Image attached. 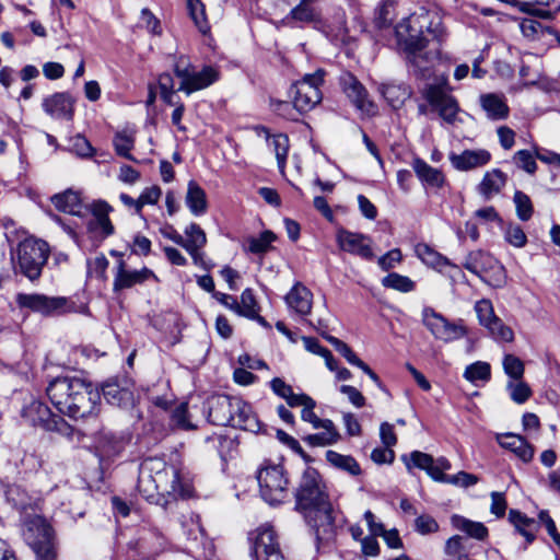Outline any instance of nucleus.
<instances>
[{"label":"nucleus","instance_id":"obj_1","mask_svg":"<svg viewBox=\"0 0 560 560\" xmlns=\"http://www.w3.org/2000/svg\"><path fill=\"white\" fill-rule=\"evenodd\" d=\"M47 395L52 405L63 415L83 419L98 410L101 394L90 382L77 376H62L51 381Z\"/></svg>","mask_w":560,"mask_h":560},{"label":"nucleus","instance_id":"obj_2","mask_svg":"<svg viewBox=\"0 0 560 560\" xmlns=\"http://www.w3.org/2000/svg\"><path fill=\"white\" fill-rule=\"evenodd\" d=\"M428 20L429 12L421 9L419 13L409 15L396 26V36L407 60L415 68V72L421 75L429 70L432 61V54L425 51L427 39L422 36Z\"/></svg>","mask_w":560,"mask_h":560},{"label":"nucleus","instance_id":"obj_3","mask_svg":"<svg viewBox=\"0 0 560 560\" xmlns=\"http://www.w3.org/2000/svg\"><path fill=\"white\" fill-rule=\"evenodd\" d=\"M49 245L38 238L27 237L11 252V261L15 273L25 276L34 282L42 276L49 257Z\"/></svg>","mask_w":560,"mask_h":560},{"label":"nucleus","instance_id":"obj_4","mask_svg":"<svg viewBox=\"0 0 560 560\" xmlns=\"http://www.w3.org/2000/svg\"><path fill=\"white\" fill-rule=\"evenodd\" d=\"M23 537L36 560L57 559L54 530L44 517L36 515L28 518L24 524Z\"/></svg>","mask_w":560,"mask_h":560},{"label":"nucleus","instance_id":"obj_5","mask_svg":"<svg viewBox=\"0 0 560 560\" xmlns=\"http://www.w3.org/2000/svg\"><path fill=\"white\" fill-rule=\"evenodd\" d=\"M261 498L270 505L280 504L289 495V479L280 464H265L257 474Z\"/></svg>","mask_w":560,"mask_h":560},{"label":"nucleus","instance_id":"obj_6","mask_svg":"<svg viewBox=\"0 0 560 560\" xmlns=\"http://www.w3.org/2000/svg\"><path fill=\"white\" fill-rule=\"evenodd\" d=\"M464 268L493 288H502L506 282L504 267L487 252H470L465 258Z\"/></svg>","mask_w":560,"mask_h":560},{"label":"nucleus","instance_id":"obj_7","mask_svg":"<svg viewBox=\"0 0 560 560\" xmlns=\"http://www.w3.org/2000/svg\"><path fill=\"white\" fill-rule=\"evenodd\" d=\"M174 73L180 79L178 91L187 95L203 90L219 80V71L206 66L200 71H195L189 60L180 56L174 65Z\"/></svg>","mask_w":560,"mask_h":560},{"label":"nucleus","instance_id":"obj_8","mask_svg":"<svg viewBox=\"0 0 560 560\" xmlns=\"http://www.w3.org/2000/svg\"><path fill=\"white\" fill-rule=\"evenodd\" d=\"M327 501L329 497L319 472L312 467L305 468L295 490L296 510L303 512Z\"/></svg>","mask_w":560,"mask_h":560},{"label":"nucleus","instance_id":"obj_9","mask_svg":"<svg viewBox=\"0 0 560 560\" xmlns=\"http://www.w3.org/2000/svg\"><path fill=\"white\" fill-rule=\"evenodd\" d=\"M325 71L316 70L305 74L291 88L293 106L300 113H307L318 105L323 98L320 86L324 83Z\"/></svg>","mask_w":560,"mask_h":560},{"label":"nucleus","instance_id":"obj_10","mask_svg":"<svg viewBox=\"0 0 560 560\" xmlns=\"http://www.w3.org/2000/svg\"><path fill=\"white\" fill-rule=\"evenodd\" d=\"M308 525L313 528L316 537L317 549L330 544L336 537L335 514L336 511L330 502L315 505L303 511Z\"/></svg>","mask_w":560,"mask_h":560},{"label":"nucleus","instance_id":"obj_11","mask_svg":"<svg viewBox=\"0 0 560 560\" xmlns=\"http://www.w3.org/2000/svg\"><path fill=\"white\" fill-rule=\"evenodd\" d=\"M151 465L159 464L161 467L154 474L155 483L158 486V499L161 497L171 495L174 499L188 498L191 494V488L188 485H183L178 471L175 467L168 466L163 459L158 457H150Z\"/></svg>","mask_w":560,"mask_h":560},{"label":"nucleus","instance_id":"obj_12","mask_svg":"<svg viewBox=\"0 0 560 560\" xmlns=\"http://www.w3.org/2000/svg\"><path fill=\"white\" fill-rule=\"evenodd\" d=\"M252 541L250 555L256 560H287L280 548L278 535L269 524L259 526L250 533Z\"/></svg>","mask_w":560,"mask_h":560},{"label":"nucleus","instance_id":"obj_13","mask_svg":"<svg viewBox=\"0 0 560 560\" xmlns=\"http://www.w3.org/2000/svg\"><path fill=\"white\" fill-rule=\"evenodd\" d=\"M20 308H28L44 316L61 315L70 311L69 301L62 296H47L39 293H19L15 298Z\"/></svg>","mask_w":560,"mask_h":560},{"label":"nucleus","instance_id":"obj_14","mask_svg":"<svg viewBox=\"0 0 560 560\" xmlns=\"http://www.w3.org/2000/svg\"><path fill=\"white\" fill-rule=\"evenodd\" d=\"M422 323L435 339L444 342L460 339L467 332L460 323L447 320L442 314L429 306L422 310Z\"/></svg>","mask_w":560,"mask_h":560},{"label":"nucleus","instance_id":"obj_15","mask_svg":"<svg viewBox=\"0 0 560 560\" xmlns=\"http://www.w3.org/2000/svg\"><path fill=\"white\" fill-rule=\"evenodd\" d=\"M342 92L362 116L372 117L377 114V105L370 98L364 85L350 72L339 78Z\"/></svg>","mask_w":560,"mask_h":560},{"label":"nucleus","instance_id":"obj_16","mask_svg":"<svg viewBox=\"0 0 560 560\" xmlns=\"http://www.w3.org/2000/svg\"><path fill=\"white\" fill-rule=\"evenodd\" d=\"M424 97L442 120L447 125L462 122L460 108L454 96L440 85H429L424 91Z\"/></svg>","mask_w":560,"mask_h":560},{"label":"nucleus","instance_id":"obj_17","mask_svg":"<svg viewBox=\"0 0 560 560\" xmlns=\"http://www.w3.org/2000/svg\"><path fill=\"white\" fill-rule=\"evenodd\" d=\"M184 234L186 237H184L183 248L190 255L192 262L203 270H211L214 264L206 257L202 250L207 244L205 231L192 222L185 228Z\"/></svg>","mask_w":560,"mask_h":560},{"label":"nucleus","instance_id":"obj_18","mask_svg":"<svg viewBox=\"0 0 560 560\" xmlns=\"http://www.w3.org/2000/svg\"><path fill=\"white\" fill-rule=\"evenodd\" d=\"M475 311L479 323L490 331L495 340L504 342L513 341V330L495 316L491 301L486 299L478 301L475 305Z\"/></svg>","mask_w":560,"mask_h":560},{"label":"nucleus","instance_id":"obj_19","mask_svg":"<svg viewBox=\"0 0 560 560\" xmlns=\"http://www.w3.org/2000/svg\"><path fill=\"white\" fill-rule=\"evenodd\" d=\"M93 218L88 222V231L94 237L105 240L115 233V226L109 219L113 207L105 200H95L90 205Z\"/></svg>","mask_w":560,"mask_h":560},{"label":"nucleus","instance_id":"obj_20","mask_svg":"<svg viewBox=\"0 0 560 560\" xmlns=\"http://www.w3.org/2000/svg\"><path fill=\"white\" fill-rule=\"evenodd\" d=\"M22 417L34 427H40L46 431H59L63 419L54 415L50 409L39 400H32L22 409Z\"/></svg>","mask_w":560,"mask_h":560},{"label":"nucleus","instance_id":"obj_21","mask_svg":"<svg viewBox=\"0 0 560 560\" xmlns=\"http://www.w3.org/2000/svg\"><path fill=\"white\" fill-rule=\"evenodd\" d=\"M336 242L341 250L362 259L372 260L375 256L372 249V240L364 234L339 229Z\"/></svg>","mask_w":560,"mask_h":560},{"label":"nucleus","instance_id":"obj_22","mask_svg":"<svg viewBox=\"0 0 560 560\" xmlns=\"http://www.w3.org/2000/svg\"><path fill=\"white\" fill-rule=\"evenodd\" d=\"M151 278H156L151 269L143 267L140 270H129L127 269L124 259H120L119 261H117L113 289L116 292L121 291L125 289L132 288L136 284L143 283L144 281Z\"/></svg>","mask_w":560,"mask_h":560},{"label":"nucleus","instance_id":"obj_23","mask_svg":"<svg viewBox=\"0 0 560 560\" xmlns=\"http://www.w3.org/2000/svg\"><path fill=\"white\" fill-rule=\"evenodd\" d=\"M234 397L217 395L206 401L208 421L214 425H229L232 417Z\"/></svg>","mask_w":560,"mask_h":560},{"label":"nucleus","instance_id":"obj_24","mask_svg":"<svg viewBox=\"0 0 560 560\" xmlns=\"http://www.w3.org/2000/svg\"><path fill=\"white\" fill-rule=\"evenodd\" d=\"M74 100L68 93H55L43 100L44 112L55 119L71 120Z\"/></svg>","mask_w":560,"mask_h":560},{"label":"nucleus","instance_id":"obj_25","mask_svg":"<svg viewBox=\"0 0 560 560\" xmlns=\"http://www.w3.org/2000/svg\"><path fill=\"white\" fill-rule=\"evenodd\" d=\"M450 161L458 171L482 167L491 161V153L486 149L465 150L459 154L451 153Z\"/></svg>","mask_w":560,"mask_h":560},{"label":"nucleus","instance_id":"obj_26","mask_svg":"<svg viewBox=\"0 0 560 560\" xmlns=\"http://www.w3.org/2000/svg\"><path fill=\"white\" fill-rule=\"evenodd\" d=\"M161 465L155 464L151 465L150 458L144 459L139 468V477H138V491L141 495L152 503H159L158 499V486L155 483L154 474L159 470Z\"/></svg>","mask_w":560,"mask_h":560},{"label":"nucleus","instance_id":"obj_27","mask_svg":"<svg viewBox=\"0 0 560 560\" xmlns=\"http://www.w3.org/2000/svg\"><path fill=\"white\" fill-rule=\"evenodd\" d=\"M495 440L501 447L509 450L524 463L530 462L534 457V446L520 434L500 433L497 434Z\"/></svg>","mask_w":560,"mask_h":560},{"label":"nucleus","instance_id":"obj_28","mask_svg":"<svg viewBox=\"0 0 560 560\" xmlns=\"http://www.w3.org/2000/svg\"><path fill=\"white\" fill-rule=\"evenodd\" d=\"M284 299L288 307L301 316L312 311L313 293L300 282L292 287Z\"/></svg>","mask_w":560,"mask_h":560},{"label":"nucleus","instance_id":"obj_29","mask_svg":"<svg viewBox=\"0 0 560 560\" xmlns=\"http://www.w3.org/2000/svg\"><path fill=\"white\" fill-rule=\"evenodd\" d=\"M232 417L233 420H231V423H229L231 427L252 432L259 429V422L256 416L253 413L250 405L241 398L234 397Z\"/></svg>","mask_w":560,"mask_h":560},{"label":"nucleus","instance_id":"obj_30","mask_svg":"<svg viewBox=\"0 0 560 560\" xmlns=\"http://www.w3.org/2000/svg\"><path fill=\"white\" fill-rule=\"evenodd\" d=\"M415 253L425 266L439 272H443L445 268L458 270L457 265L425 243L417 244Z\"/></svg>","mask_w":560,"mask_h":560},{"label":"nucleus","instance_id":"obj_31","mask_svg":"<svg viewBox=\"0 0 560 560\" xmlns=\"http://www.w3.org/2000/svg\"><path fill=\"white\" fill-rule=\"evenodd\" d=\"M481 108L491 120H503L509 117L510 108L506 98L502 94L486 93L479 97Z\"/></svg>","mask_w":560,"mask_h":560},{"label":"nucleus","instance_id":"obj_32","mask_svg":"<svg viewBox=\"0 0 560 560\" xmlns=\"http://www.w3.org/2000/svg\"><path fill=\"white\" fill-rule=\"evenodd\" d=\"M506 180V174L499 168H493L485 173L481 182L477 186V190L486 200H490L495 195L500 194Z\"/></svg>","mask_w":560,"mask_h":560},{"label":"nucleus","instance_id":"obj_33","mask_svg":"<svg viewBox=\"0 0 560 560\" xmlns=\"http://www.w3.org/2000/svg\"><path fill=\"white\" fill-rule=\"evenodd\" d=\"M185 203L190 213L195 217H201L208 211L207 194L195 180H189L187 184Z\"/></svg>","mask_w":560,"mask_h":560},{"label":"nucleus","instance_id":"obj_34","mask_svg":"<svg viewBox=\"0 0 560 560\" xmlns=\"http://www.w3.org/2000/svg\"><path fill=\"white\" fill-rule=\"evenodd\" d=\"M256 130L258 136H264L269 141V147L276 155L278 167L283 172L289 152V138L283 133L271 137L269 130L265 127H257Z\"/></svg>","mask_w":560,"mask_h":560},{"label":"nucleus","instance_id":"obj_35","mask_svg":"<svg viewBox=\"0 0 560 560\" xmlns=\"http://www.w3.org/2000/svg\"><path fill=\"white\" fill-rule=\"evenodd\" d=\"M413 171L418 178L425 185L433 188H441L444 185L445 178L443 173L430 166L421 159H416L412 163Z\"/></svg>","mask_w":560,"mask_h":560},{"label":"nucleus","instance_id":"obj_36","mask_svg":"<svg viewBox=\"0 0 560 560\" xmlns=\"http://www.w3.org/2000/svg\"><path fill=\"white\" fill-rule=\"evenodd\" d=\"M51 202L61 212L79 215L82 209V201L78 191L68 189L51 197Z\"/></svg>","mask_w":560,"mask_h":560},{"label":"nucleus","instance_id":"obj_37","mask_svg":"<svg viewBox=\"0 0 560 560\" xmlns=\"http://www.w3.org/2000/svg\"><path fill=\"white\" fill-rule=\"evenodd\" d=\"M102 393L107 402L113 406L127 407L133 402L132 393L120 387L116 382H106L102 387Z\"/></svg>","mask_w":560,"mask_h":560},{"label":"nucleus","instance_id":"obj_38","mask_svg":"<svg viewBox=\"0 0 560 560\" xmlns=\"http://www.w3.org/2000/svg\"><path fill=\"white\" fill-rule=\"evenodd\" d=\"M509 520L517 533L525 537L527 544H532L535 540L538 525L534 518L527 517L520 511L511 510L509 513Z\"/></svg>","mask_w":560,"mask_h":560},{"label":"nucleus","instance_id":"obj_39","mask_svg":"<svg viewBox=\"0 0 560 560\" xmlns=\"http://www.w3.org/2000/svg\"><path fill=\"white\" fill-rule=\"evenodd\" d=\"M319 429H323L324 431L316 434H310L304 438V441L310 446L331 445L335 444L340 438L334 422L329 419H324V423Z\"/></svg>","mask_w":560,"mask_h":560},{"label":"nucleus","instance_id":"obj_40","mask_svg":"<svg viewBox=\"0 0 560 560\" xmlns=\"http://www.w3.org/2000/svg\"><path fill=\"white\" fill-rule=\"evenodd\" d=\"M451 521L456 529L466 533L471 538L483 540L488 536V528L480 522H475L460 515H453Z\"/></svg>","mask_w":560,"mask_h":560},{"label":"nucleus","instance_id":"obj_41","mask_svg":"<svg viewBox=\"0 0 560 560\" xmlns=\"http://www.w3.org/2000/svg\"><path fill=\"white\" fill-rule=\"evenodd\" d=\"M378 91L393 108H399L410 95L408 88L402 84H382Z\"/></svg>","mask_w":560,"mask_h":560},{"label":"nucleus","instance_id":"obj_42","mask_svg":"<svg viewBox=\"0 0 560 560\" xmlns=\"http://www.w3.org/2000/svg\"><path fill=\"white\" fill-rule=\"evenodd\" d=\"M113 144L118 155L135 161V158L130 153L135 145V132L132 130L125 129L116 132Z\"/></svg>","mask_w":560,"mask_h":560},{"label":"nucleus","instance_id":"obj_43","mask_svg":"<svg viewBox=\"0 0 560 560\" xmlns=\"http://www.w3.org/2000/svg\"><path fill=\"white\" fill-rule=\"evenodd\" d=\"M326 459L335 467L348 471L352 476L361 474L358 462L349 455H342L335 451L326 452Z\"/></svg>","mask_w":560,"mask_h":560},{"label":"nucleus","instance_id":"obj_44","mask_svg":"<svg viewBox=\"0 0 560 560\" xmlns=\"http://www.w3.org/2000/svg\"><path fill=\"white\" fill-rule=\"evenodd\" d=\"M464 377L474 384L488 382L491 377L490 364L482 361L475 362L466 368Z\"/></svg>","mask_w":560,"mask_h":560},{"label":"nucleus","instance_id":"obj_45","mask_svg":"<svg viewBox=\"0 0 560 560\" xmlns=\"http://www.w3.org/2000/svg\"><path fill=\"white\" fill-rule=\"evenodd\" d=\"M316 0H302L290 11V18L302 23L313 22L317 18V11L313 7Z\"/></svg>","mask_w":560,"mask_h":560},{"label":"nucleus","instance_id":"obj_46","mask_svg":"<svg viewBox=\"0 0 560 560\" xmlns=\"http://www.w3.org/2000/svg\"><path fill=\"white\" fill-rule=\"evenodd\" d=\"M382 284L396 291L408 293L415 290V282L407 276L392 272L383 278Z\"/></svg>","mask_w":560,"mask_h":560},{"label":"nucleus","instance_id":"obj_47","mask_svg":"<svg viewBox=\"0 0 560 560\" xmlns=\"http://www.w3.org/2000/svg\"><path fill=\"white\" fill-rule=\"evenodd\" d=\"M259 312V306L255 299L252 289H245L241 294V302H238V310L236 314L244 317H256Z\"/></svg>","mask_w":560,"mask_h":560},{"label":"nucleus","instance_id":"obj_48","mask_svg":"<svg viewBox=\"0 0 560 560\" xmlns=\"http://www.w3.org/2000/svg\"><path fill=\"white\" fill-rule=\"evenodd\" d=\"M516 215L522 221H528L534 212L530 198L523 191L516 190L513 196Z\"/></svg>","mask_w":560,"mask_h":560},{"label":"nucleus","instance_id":"obj_49","mask_svg":"<svg viewBox=\"0 0 560 560\" xmlns=\"http://www.w3.org/2000/svg\"><path fill=\"white\" fill-rule=\"evenodd\" d=\"M506 389L510 394L511 399L518 405L524 404L526 400H528V398L533 394L530 387L522 380L510 381L506 384Z\"/></svg>","mask_w":560,"mask_h":560},{"label":"nucleus","instance_id":"obj_50","mask_svg":"<svg viewBox=\"0 0 560 560\" xmlns=\"http://www.w3.org/2000/svg\"><path fill=\"white\" fill-rule=\"evenodd\" d=\"M188 10L196 26L202 34L209 31V24L205 14V7L200 0H187Z\"/></svg>","mask_w":560,"mask_h":560},{"label":"nucleus","instance_id":"obj_51","mask_svg":"<svg viewBox=\"0 0 560 560\" xmlns=\"http://www.w3.org/2000/svg\"><path fill=\"white\" fill-rule=\"evenodd\" d=\"M536 154L534 155L528 150H518L513 155V163L527 174L533 175L537 171V163L535 161Z\"/></svg>","mask_w":560,"mask_h":560},{"label":"nucleus","instance_id":"obj_52","mask_svg":"<svg viewBox=\"0 0 560 560\" xmlns=\"http://www.w3.org/2000/svg\"><path fill=\"white\" fill-rule=\"evenodd\" d=\"M395 9V0H382L375 10V23L378 27L390 24Z\"/></svg>","mask_w":560,"mask_h":560},{"label":"nucleus","instance_id":"obj_53","mask_svg":"<svg viewBox=\"0 0 560 560\" xmlns=\"http://www.w3.org/2000/svg\"><path fill=\"white\" fill-rule=\"evenodd\" d=\"M503 370L512 380H522L524 375V363L514 354H505L503 358Z\"/></svg>","mask_w":560,"mask_h":560},{"label":"nucleus","instance_id":"obj_54","mask_svg":"<svg viewBox=\"0 0 560 560\" xmlns=\"http://www.w3.org/2000/svg\"><path fill=\"white\" fill-rule=\"evenodd\" d=\"M276 236L272 232L266 231L259 237H252L248 240L247 249L253 254H261L269 249Z\"/></svg>","mask_w":560,"mask_h":560},{"label":"nucleus","instance_id":"obj_55","mask_svg":"<svg viewBox=\"0 0 560 560\" xmlns=\"http://www.w3.org/2000/svg\"><path fill=\"white\" fill-rule=\"evenodd\" d=\"M505 241L516 248H522L527 243L524 230L517 224H509L504 231Z\"/></svg>","mask_w":560,"mask_h":560},{"label":"nucleus","instance_id":"obj_56","mask_svg":"<svg viewBox=\"0 0 560 560\" xmlns=\"http://www.w3.org/2000/svg\"><path fill=\"white\" fill-rule=\"evenodd\" d=\"M451 467L452 466L450 460L445 457L433 459V465L431 467V478L434 481L445 483L451 475H445L444 471L450 470Z\"/></svg>","mask_w":560,"mask_h":560},{"label":"nucleus","instance_id":"obj_57","mask_svg":"<svg viewBox=\"0 0 560 560\" xmlns=\"http://www.w3.org/2000/svg\"><path fill=\"white\" fill-rule=\"evenodd\" d=\"M415 528L419 534L428 535L438 532L439 524L430 515H420L415 521Z\"/></svg>","mask_w":560,"mask_h":560},{"label":"nucleus","instance_id":"obj_58","mask_svg":"<svg viewBox=\"0 0 560 560\" xmlns=\"http://www.w3.org/2000/svg\"><path fill=\"white\" fill-rule=\"evenodd\" d=\"M478 481L479 479L476 475L466 471H459L455 475H451L445 483L454 485L460 488H469L475 486Z\"/></svg>","mask_w":560,"mask_h":560},{"label":"nucleus","instance_id":"obj_59","mask_svg":"<svg viewBox=\"0 0 560 560\" xmlns=\"http://www.w3.org/2000/svg\"><path fill=\"white\" fill-rule=\"evenodd\" d=\"M433 459L434 458L431 455L422 453L420 451H413L410 454V462L412 463V465L419 469L425 470L430 477Z\"/></svg>","mask_w":560,"mask_h":560},{"label":"nucleus","instance_id":"obj_60","mask_svg":"<svg viewBox=\"0 0 560 560\" xmlns=\"http://www.w3.org/2000/svg\"><path fill=\"white\" fill-rule=\"evenodd\" d=\"M520 30L528 38H534L539 32H546V27L532 18L523 19L520 23Z\"/></svg>","mask_w":560,"mask_h":560},{"label":"nucleus","instance_id":"obj_61","mask_svg":"<svg viewBox=\"0 0 560 560\" xmlns=\"http://www.w3.org/2000/svg\"><path fill=\"white\" fill-rule=\"evenodd\" d=\"M327 340L350 364L353 365V363L358 360L357 354L351 350V348L340 339L329 336L327 337Z\"/></svg>","mask_w":560,"mask_h":560},{"label":"nucleus","instance_id":"obj_62","mask_svg":"<svg viewBox=\"0 0 560 560\" xmlns=\"http://www.w3.org/2000/svg\"><path fill=\"white\" fill-rule=\"evenodd\" d=\"M402 259L400 249L395 248L378 258V266L382 270L387 271L394 268Z\"/></svg>","mask_w":560,"mask_h":560},{"label":"nucleus","instance_id":"obj_63","mask_svg":"<svg viewBox=\"0 0 560 560\" xmlns=\"http://www.w3.org/2000/svg\"><path fill=\"white\" fill-rule=\"evenodd\" d=\"M428 33L432 34L436 39H443L445 35V30L442 24L441 18L436 14L429 13V20L424 24Z\"/></svg>","mask_w":560,"mask_h":560},{"label":"nucleus","instance_id":"obj_64","mask_svg":"<svg viewBox=\"0 0 560 560\" xmlns=\"http://www.w3.org/2000/svg\"><path fill=\"white\" fill-rule=\"evenodd\" d=\"M162 195V190L159 186H151L143 189L139 196L141 209L148 205H155Z\"/></svg>","mask_w":560,"mask_h":560}]
</instances>
